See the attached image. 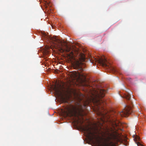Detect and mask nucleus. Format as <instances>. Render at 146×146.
I'll return each instance as SVG.
<instances>
[{
	"instance_id": "13",
	"label": "nucleus",
	"mask_w": 146,
	"mask_h": 146,
	"mask_svg": "<svg viewBox=\"0 0 146 146\" xmlns=\"http://www.w3.org/2000/svg\"><path fill=\"white\" fill-rule=\"evenodd\" d=\"M78 122L79 121H80V123H82L84 121V119H82V120H80V118L79 117H78Z\"/></svg>"
},
{
	"instance_id": "14",
	"label": "nucleus",
	"mask_w": 146,
	"mask_h": 146,
	"mask_svg": "<svg viewBox=\"0 0 146 146\" xmlns=\"http://www.w3.org/2000/svg\"><path fill=\"white\" fill-rule=\"evenodd\" d=\"M44 1L45 2V4L48 5L50 3V2L48 0H44Z\"/></svg>"
},
{
	"instance_id": "2",
	"label": "nucleus",
	"mask_w": 146,
	"mask_h": 146,
	"mask_svg": "<svg viewBox=\"0 0 146 146\" xmlns=\"http://www.w3.org/2000/svg\"><path fill=\"white\" fill-rule=\"evenodd\" d=\"M67 56L70 60H74L73 66L74 69L78 70L81 72L84 71L85 65L83 62H84L86 59L85 55L83 53L80 54L78 57L76 58L74 56L72 52L67 54Z\"/></svg>"
},
{
	"instance_id": "9",
	"label": "nucleus",
	"mask_w": 146,
	"mask_h": 146,
	"mask_svg": "<svg viewBox=\"0 0 146 146\" xmlns=\"http://www.w3.org/2000/svg\"><path fill=\"white\" fill-rule=\"evenodd\" d=\"M111 123L115 130L117 129H120L119 127L121 126L122 123L119 121L113 120L111 121Z\"/></svg>"
},
{
	"instance_id": "16",
	"label": "nucleus",
	"mask_w": 146,
	"mask_h": 146,
	"mask_svg": "<svg viewBox=\"0 0 146 146\" xmlns=\"http://www.w3.org/2000/svg\"><path fill=\"white\" fill-rule=\"evenodd\" d=\"M137 145L138 146L139 145H141V146H143V145H142L139 142H137Z\"/></svg>"
},
{
	"instance_id": "7",
	"label": "nucleus",
	"mask_w": 146,
	"mask_h": 146,
	"mask_svg": "<svg viewBox=\"0 0 146 146\" xmlns=\"http://www.w3.org/2000/svg\"><path fill=\"white\" fill-rule=\"evenodd\" d=\"M83 130L86 133L91 140H93L96 138V134H97L98 132L95 130L92 131L91 127L87 126L83 128Z\"/></svg>"
},
{
	"instance_id": "17",
	"label": "nucleus",
	"mask_w": 146,
	"mask_h": 146,
	"mask_svg": "<svg viewBox=\"0 0 146 146\" xmlns=\"http://www.w3.org/2000/svg\"><path fill=\"white\" fill-rule=\"evenodd\" d=\"M68 111L69 113L72 112V111L71 110L70 108H68Z\"/></svg>"
},
{
	"instance_id": "10",
	"label": "nucleus",
	"mask_w": 146,
	"mask_h": 146,
	"mask_svg": "<svg viewBox=\"0 0 146 146\" xmlns=\"http://www.w3.org/2000/svg\"><path fill=\"white\" fill-rule=\"evenodd\" d=\"M69 74L72 80H77L78 75L76 72H71Z\"/></svg>"
},
{
	"instance_id": "5",
	"label": "nucleus",
	"mask_w": 146,
	"mask_h": 146,
	"mask_svg": "<svg viewBox=\"0 0 146 146\" xmlns=\"http://www.w3.org/2000/svg\"><path fill=\"white\" fill-rule=\"evenodd\" d=\"M56 95L58 96H60L61 97L62 101L64 103H68V97H64L63 96V90L60 88L57 87L56 85L53 88Z\"/></svg>"
},
{
	"instance_id": "3",
	"label": "nucleus",
	"mask_w": 146,
	"mask_h": 146,
	"mask_svg": "<svg viewBox=\"0 0 146 146\" xmlns=\"http://www.w3.org/2000/svg\"><path fill=\"white\" fill-rule=\"evenodd\" d=\"M115 136L113 133H110L109 136L104 139L102 143L98 141L99 146H116V144L114 142L111 141V140L115 139Z\"/></svg>"
},
{
	"instance_id": "1",
	"label": "nucleus",
	"mask_w": 146,
	"mask_h": 146,
	"mask_svg": "<svg viewBox=\"0 0 146 146\" xmlns=\"http://www.w3.org/2000/svg\"><path fill=\"white\" fill-rule=\"evenodd\" d=\"M106 92V91L104 89H98L97 91H96L95 93L92 94L90 98L87 97L86 100L84 101L83 106L84 108H85L86 106L91 102L97 105L101 106L102 107L104 104V102L102 98L105 96Z\"/></svg>"
},
{
	"instance_id": "8",
	"label": "nucleus",
	"mask_w": 146,
	"mask_h": 146,
	"mask_svg": "<svg viewBox=\"0 0 146 146\" xmlns=\"http://www.w3.org/2000/svg\"><path fill=\"white\" fill-rule=\"evenodd\" d=\"M132 106L131 105L126 106L122 111L117 113L118 116L126 117L132 112Z\"/></svg>"
},
{
	"instance_id": "4",
	"label": "nucleus",
	"mask_w": 146,
	"mask_h": 146,
	"mask_svg": "<svg viewBox=\"0 0 146 146\" xmlns=\"http://www.w3.org/2000/svg\"><path fill=\"white\" fill-rule=\"evenodd\" d=\"M52 40L55 43V46L61 52H69L71 50V48L69 47L66 44H63L61 41L56 38L53 39Z\"/></svg>"
},
{
	"instance_id": "12",
	"label": "nucleus",
	"mask_w": 146,
	"mask_h": 146,
	"mask_svg": "<svg viewBox=\"0 0 146 146\" xmlns=\"http://www.w3.org/2000/svg\"><path fill=\"white\" fill-rule=\"evenodd\" d=\"M131 92H130V93L128 92L127 93L125 94V97L127 100H131Z\"/></svg>"
},
{
	"instance_id": "15",
	"label": "nucleus",
	"mask_w": 146,
	"mask_h": 146,
	"mask_svg": "<svg viewBox=\"0 0 146 146\" xmlns=\"http://www.w3.org/2000/svg\"><path fill=\"white\" fill-rule=\"evenodd\" d=\"M139 138L138 137H136L135 139H134V140L135 141L139 140Z\"/></svg>"
},
{
	"instance_id": "11",
	"label": "nucleus",
	"mask_w": 146,
	"mask_h": 146,
	"mask_svg": "<svg viewBox=\"0 0 146 146\" xmlns=\"http://www.w3.org/2000/svg\"><path fill=\"white\" fill-rule=\"evenodd\" d=\"M81 108L78 109L79 111V115L81 116H82L84 115V114H83V113L84 112V110L82 108V106H81Z\"/></svg>"
},
{
	"instance_id": "18",
	"label": "nucleus",
	"mask_w": 146,
	"mask_h": 146,
	"mask_svg": "<svg viewBox=\"0 0 146 146\" xmlns=\"http://www.w3.org/2000/svg\"><path fill=\"white\" fill-rule=\"evenodd\" d=\"M72 110H75L76 109V108L73 106H72Z\"/></svg>"
},
{
	"instance_id": "6",
	"label": "nucleus",
	"mask_w": 146,
	"mask_h": 146,
	"mask_svg": "<svg viewBox=\"0 0 146 146\" xmlns=\"http://www.w3.org/2000/svg\"><path fill=\"white\" fill-rule=\"evenodd\" d=\"M96 61L103 66L106 67L107 68H109L110 70H113L115 71V70L110 66V64L108 62L105 56H103L101 58L99 57L97 59H96Z\"/></svg>"
}]
</instances>
